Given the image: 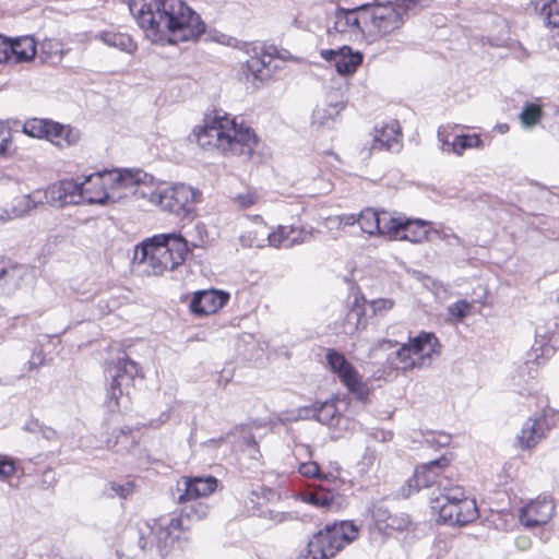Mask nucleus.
Returning <instances> with one entry per match:
<instances>
[{"instance_id": "f257e3e1", "label": "nucleus", "mask_w": 559, "mask_h": 559, "mask_svg": "<svg viewBox=\"0 0 559 559\" xmlns=\"http://www.w3.org/2000/svg\"><path fill=\"white\" fill-rule=\"evenodd\" d=\"M129 10L155 44L195 40L205 33V23L183 0H131Z\"/></svg>"}, {"instance_id": "f03ea898", "label": "nucleus", "mask_w": 559, "mask_h": 559, "mask_svg": "<svg viewBox=\"0 0 559 559\" xmlns=\"http://www.w3.org/2000/svg\"><path fill=\"white\" fill-rule=\"evenodd\" d=\"M192 135L202 148L217 150L224 155L250 158L259 139L255 132L228 115L206 117L203 124L193 129Z\"/></svg>"}, {"instance_id": "7ed1b4c3", "label": "nucleus", "mask_w": 559, "mask_h": 559, "mask_svg": "<svg viewBox=\"0 0 559 559\" xmlns=\"http://www.w3.org/2000/svg\"><path fill=\"white\" fill-rule=\"evenodd\" d=\"M187 254L188 241L185 237L160 234L135 246L132 263L142 266L147 275H162L181 265Z\"/></svg>"}, {"instance_id": "20e7f679", "label": "nucleus", "mask_w": 559, "mask_h": 559, "mask_svg": "<svg viewBox=\"0 0 559 559\" xmlns=\"http://www.w3.org/2000/svg\"><path fill=\"white\" fill-rule=\"evenodd\" d=\"M440 355V343L433 333L420 332L386 357L391 369L408 372L427 368Z\"/></svg>"}, {"instance_id": "39448f33", "label": "nucleus", "mask_w": 559, "mask_h": 559, "mask_svg": "<svg viewBox=\"0 0 559 559\" xmlns=\"http://www.w3.org/2000/svg\"><path fill=\"white\" fill-rule=\"evenodd\" d=\"M439 520L451 526H465L478 519L476 501L465 495L461 486H444L439 496L430 498Z\"/></svg>"}, {"instance_id": "423d86ee", "label": "nucleus", "mask_w": 559, "mask_h": 559, "mask_svg": "<svg viewBox=\"0 0 559 559\" xmlns=\"http://www.w3.org/2000/svg\"><path fill=\"white\" fill-rule=\"evenodd\" d=\"M201 200L202 192L191 186L185 183L174 186L154 183L150 202L176 216L189 217L194 212L195 204Z\"/></svg>"}, {"instance_id": "0eeeda50", "label": "nucleus", "mask_w": 559, "mask_h": 559, "mask_svg": "<svg viewBox=\"0 0 559 559\" xmlns=\"http://www.w3.org/2000/svg\"><path fill=\"white\" fill-rule=\"evenodd\" d=\"M357 536L358 528L352 522L326 524L309 539V551L312 559H331Z\"/></svg>"}, {"instance_id": "6e6552de", "label": "nucleus", "mask_w": 559, "mask_h": 559, "mask_svg": "<svg viewBox=\"0 0 559 559\" xmlns=\"http://www.w3.org/2000/svg\"><path fill=\"white\" fill-rule=\"evenodd\" d=\"M404 23V12L395 3H366V38L381 39L400 31Z\"/></svg>"}, {"instance_id": "1a4fd4ad", "label": "nucleus", "mask_w": 559, "mask_h": 559, "mask_svg": "<svg viewBox=\"0 0 559 559\" xmlns=\"http://www.w3.org/2000/svg\"><path fill=\"white\" fill-rule=\"evenodd\" d=\"M182 530L181 519H158L153 523H145L139 530V546L143 550H157L159 555L168 551L170 545L179 537L178 532Z\"/></svg>"}, {"instance_id": "9d476101", "label": "nucleus", "mask_w": 559, "mask_h": 559, "mask_svg": "<svg viewBox=\"0 0 559 559\" xmlns=\"http://www.w3.org/2000/svg\"><path fill=\"white\" fill-rule=\"evenodd\" d=\"M110 189L117 195L116 200L129 194L151 199L154 188V178L142 170H108Z\"/></svg>"}, {"instance_id": "9b49d317", "label": "nucleus", "mask_w": 559, "mask_h": 559, "mask_svg": "<svg viewBox=\"0 0 559 559\" xmlns=\"http://www.w3.org/2000/svg\"><path fill=\"white\" fill-rule=\"evenodd\" d=\"M325 358L331 370L337 374L340 381L347 390L360 402H366L369 395V389L354 365L350 364L342 353L335 349H328Z\"/></svg>"}, {"instance_id": "f8f14e48", "label": "nucleus", "mask_w": 559, "mask_h": 559, "mask_svg": "<svg viewBox=\"0 0 559 559\" xmlns=\"http://www.w3.org/2000/svg\"><path fill=\"white\" fill-rule=\"evenodd\" d=\"M449 464V460L442 456L438 460L431 461L420 467H417L413 477L408 478L404 486L399 491V497L408 498L413 493L418 492L421 488H429L433 485H438L440 492L444 486L443 479L440 478L437 473V468L444 467Z\"/></svg>"}, {"instance_id": "ddd939ff", "label": "nucleus", "mask_w": 559, "mask_h": 559, "mask_svg": "<svg viewBox=\"0 0 559 559\" xmlns=\"http://www.w3.org/2000/svg\"><path fill=\"white\" fill-rule=\"evenodd\" d=\"M108 170L86 176L79 183L80 203L106 204L116 201V194L110 189Z\"/></svg>"}, {"instance_id": "4468645a", "label": "nucleus", "mask_w": 559, "mask_h": 559, "mask_svg": "<svg viewBox=\"0 0 559 559\" xmlns=\"http://www.w3.org/2000/svg\"><path fill=\"white\" fill-rule=\"evenodd\" d=\"M108 371L112 378L110 386L107 389L106 405L110 412H115L120 405V399L123 395L122 380H133L140 372L139 365L124 356L119 358Z\"/></svg>"}, {"instance_id": "2eb2a0df", "label": "nucleus", "mask_w": 559, "mask_h": 559, "mask_svg": "<svg viewBox=\"0 0 559 559\" xmlns=\"http://www.w3.org/2000/svg\"><path fill=\"white\" fill-rule=\"evenodd\" d=\"M218 485V480L213 476H183L181 477L174 493L177 503L190 502L191 499H201L213 493Z\"/></svg>"}, {"instance_id": "dca6fc26", "label": "nucleus", "mask_w": 559, "mask_h": 559, "mask_svg": "<svg viewBox=\"0 0 559 559\" xmlns=\"http://www.w3.org/2000/svg\"><path fill=\"white\" fill-rule=\"evenodd\" d=\"M549 416H558L559 412L545 411L539 416L530 417L522 426L520 433L516 437L518 444L521 449L527 450L536 447L550 429Z\"/></svg>"}, {"instance_id": "f3484780", "label": "nucleus", "mask_w": 559, "mask_h": 559, "mask_svg": "<svg viewBox=\"0 0 559 559\" xmlns=\"http://www.w3.org/2000/svg\"><path fill=\"white\" fill-rule=\"evenodd\" d=\"M392 231L389 234L391 240H406L411 242H421L428 236V223L421 219H411L403 214L393 213Z\"/></svg>"}, {"instance_id": "a211bd4d", "label": "nucleus", "mask_w": 559, "mask_h": 559, "mask_svg": "<svg viewBox=\"0 0 559 559\" xmlns=\"http://www.w3.org/2000/svg\"><path fill=\"white\" fill-rule=\"evenodd\" d=\"M559 346V336L552 323L539 324L535 329V340L528 352V359L539 365L549 358Z\"/></svg>"}, {"instance_id": "6ab92c4d", "label": "nucleus", "mask_w": 559, "mask_h": 559, "mask_svg": "<svg viewBox=\"0 0 559 559\" xmlns=\"http://www.w3.org/2000/svg\"><path fill=\"white\" fill-rule=\"evenodd\" d=\"M333 29L366 37V4L353 9H337L333 17Z\"/></svg>"}, {"instance_id": "aec40b11", "label": "nucleus", "mask_w": 559, "mask_h": 559, "mask_svg": "<svg viewBox=\"0 0 559 559\" xmlns=\"http://www.w3.org/2000/svg\"><path fill=\"white\" fill-rule=\"evenodd\" d=\"M555 514V503L546 497L526 503L520 511V522L527 528L546 525Z\"/></svg>"}, {"instance_id": "412c9836", "label": "nucleus", "mask_w": 559, "mask_h": 559, "mask_svg": "<svg viewBox=\"0 0 559 559\" xmlns=\"http://www.w3.org/2000/svg\"><path fill=\"white\" fill-rule=\"evenodd\" d=\"M369 154L378 152H400L402 148V134L397 121L376 127L371 133Z\"/></svg>"}, {"instance_id": "4be33fe9", "label": "nucleus", "mask_w": 559, "mask_h": 559, "mask_svg": "<svg viewBox=\"0 0 559 559\" xmlns=\"http://www.w3.org/2000/svg\"><path fill=\"white\" fill-rule=\"evenodd\" d=\"M393 213L388 211L377 212L373 209L367 207L358 214V222L360 229L369 236H383L389 238L392 231L391 224L393 223Z\"/></svg>"}, {"instance_id": "5701e85b", "label": "nucleus", "mask_w": 559, "mask_h": 559, "mask_svg": "<svg viewBox=\"0 0 559 559\" xmlns=\"http://www.w3.org/2000/svg\"><path fill=\"white\" fill-rule=\"evenodd\" d=\"M45 202L55 207L80 204L79 183L73 180H61L50 185L44 191Z\"/></svg>"}, {"instance_id": "b1692460", "label": "nucleus", "mask_w": 559, "mask_h": 559, "mask_svg": "<svg viewBox=\"0 0 559 559\" xmlns=\"http://www.w3.org/2000/svg\"><path fill=\"white\" fill-rule=\"evenodd\" d=\"M321 57L334 63L336 71L342 75L353 74L362 62L360 52H353L348 46H343L338 50L323 49Z\"/></svg>"}, {"instance_id": "393cba45", "label": "nucleus", "mask_w": 559, "mask_h": 559, "mask_svg": "<svg viewBox=\"0 0 559 559\" xmlns=\"http://www.w3.org/2000/svg\"><path fill=\"white\" fill-rule=\"evenodd\" d=\"M337 403L338 401L332 400L321 404H316L310 409H307V416H311L329 427L346 430L349 428L350 423L346 416L341 414Z\"/></svg>"}, {"instance_id": "a878e982", "label": "nucleus", "mask_w": 559, "mask_h": 559, "mask_svg": "<svg viewBox=\"0 0 559 559\" xmlns=\"http://www.w3.org/2000/svg\"><path fill=\"white\" fill-rule=\"evenodd\" d=\"M228 299L227 293L214 289L198 292L190 304V309L195 314H212L223 308Z\"/></svg>"}, {"instance_id": "bb28decb", "label": "nucleus", "mask_w": 559, "mask_h": 559, "mask_svg": "<svg viewBox=\"0 0 559 559\" xmlns=\"http://www.w3.org/2000/svg\"><path fill=\"white\" fill-rule=\"evenodd\" d=\"M9 62L20 63L33 60L37 48L35 39L31 36H23L15 39H8Z\"/></svg>"}, {"instance_id": "cd10ccee", "label": "nucleus", "mask_w": 559, "mask_h": 559, "mask_svg": "<svg viewBox=\"0 0 559 559\" xmlns=\"http://www.w3.org/2000/svg\"><path fill=\"white\" fill-rule=\"evenodd\" d=\"M255 226L240 235V243L246 248H264L269 246V227L260 215L252 217Z\"/></svg>"}, {"instance_id": "c85d7f7f", "label": "nucleus", "mask_w": 559, "mask_h": 559, "mask_svg": "<svg viewBox=\"0 0 559 559\" xmlns=\"http://www.w3.org/2000/svg\"><path fill=\"white\" fill-rule=\"evenodd\" d=\"M47 140L58 147L71 146L80 140V132L70 126L52 121Z\"/></svg>"}, {"instance_id": "c756f323", "label": "nucleus", "mask_w": 559, "mask_h": 559, "mask_svg": "<svg viewBox=\"0 0 559 559\" xmlns=\"http://www.w3.org/2000/svg\"><path fill=\"white\" fill-rule=\"evenodd\" d=\"M273 61V56L269 52L254 55L247 61V70L254 79L263 81L272 75L275 69L272 67Z\"/></svg>"}, {"instance_id": "7c9ffc66", "label": "nucleus", "mask_w": 559, "mask_h": 559, "mask_svg": "<svg viewBox=\"0 0 559 559\" xmlns=\"http://www.w3.org/2000/svg\"><path fill=\"white\" fill-rule=\"evenodd\" d=\"M337 498L332 490L323 487L302 493L304 501L326 510H331L338 504Z\"/></svg>"}, {"instance_id": "2f4dec72", "label": "nucleus", "mask_w": 559, "mask_h": 559, "mask_svg": "<svg viewBox=\"0 0 559 559\" xmlns=\"http://www.w3.org/2000/svg\"><path fill=\"white\" fill-rule=\"evenodd\" d=\"M97 38H99L104 44L110 47H116L119 50L129 53H132L136 49L135 43L127 34L115 32H102L97 35Z\"/></svg>"}, {"instance_id": "473e14b6", "label": "nucleus", "mask_w": 559, "mask_h": 559, "mask_svg": "<svg viewBox=\"0 0 559 559\" xmlns=\"http://www.w3.org/2000/svg\"><path fill=\"white\" fill-rule=\"evenodd\" d=\"M66 50L58 39H45L40 45L39 58L43 62L58 64L61 62Z\"/></svg>"}, {"instance_id": "72a5a7b5", "label": "nucleus", "mask_w": 559, "mask_h": 559, "mask_svg": "<svg viewBox=\"0 0 559 559\" xmlns=\"http://www.w3.org/2000/svg\"><path fill=\"white\" fill-rule=\"evenodd\" d=\"M343 109L342 104H325L318 106L312 112V123L318 126H330Z\"/></svg>"}, {"instance_id": "f704fd0d", "label": "nucleus", "mask_w": 559, "mask_h": 559, "mask_svg": "<svg viewBox=\"0 0 559 559\" xmlns=\"http://www.w3.org/2000/svg\"><path fill=\"white\" fill-rule=\"evenodd\" d=\"M485 146L484 141L478 134H460L455 135L451 142V150L457 156L463 155L465 150L468 148H483Z\"/></svg>"}, {"instance_id": "c9c22d12", "label": "nucleus", "mask_w": 559, "mask_h": 559, "mask_svg": "<svg viewBox=\"0 0 559 559\" xmlns=\"http://www.w3.org/2000/svg\"><path fill=\"white\" fill-rule=\"evenodd\" d=\"M181 504L183 506L179 518L181 519V522L183 521V519H188L191 521L203 520L207 516L210 511L209 506L199 499H191L190 502Z\"/></svg>"}, {"instance_id": "e433bc0d", "label": "nucleus", "mask_w": 559, "mask_h": 559, "mask_svg": "<svg viewBox=\"0 0 559 559\" xmlns=\"http://www.w3.org/2000/svg\"><path fill=\"white\" fill-rule=\"evenodd\" d=\"M536 8L547 25L559 27V0H535Z\"/></svg>"}, {"instance_id": "4c0bfd02", "label": "nucleus", "mask_w": 559, "mask_h": 559, "mask_svg": "<svg viewBox=\"0 0 559 559\" xmlns=\"http://www.w3.org/2000/svg\"><path fill=\"white\" fill-rule=\"evenodd\" d=\"M1 278L0 284L9 287H17L24 275L26 274V269L22 265H16L8 261L5 266H1Z\"/></svg>"}, {"instance_id": "58836bf2", "label": "nucleus", "mask_w": 559, "mask_h": 559, "mask_svg": "<svg viewBox=\"0 0 559 559\" xmlns=\"http://www.w3.org/2000/svg\"><path fill=\"white\" fill-rule=\"evenodd\" d=\"M290 225H278L275 229L269 230V247L275 249L292 248L289 234Z\"/></svg>"}, {"instance_id": "ea45409f", "label": "nucleus", "mask_w": 559, "mask_h": 559, "mask_svg": "<svg viewBox=\"0 0 559 559\" xmlns=\"http://www.w3.org/2000/svg\"><path fill=\"white\" fill-rule=\"evenodd\" d=\"M52 121L45 119H32L25 122L23 130L33 138H48Z\"/></svg>"}, {"instance_id": "a19ab883", "label": "nucleus", "mask_w": 559, "mask_h": 559, "mask_svg": "<svg viewBox=\"0 0 559 559\" xmlns=\"http://www.w3.org/2000/svg\"><path fill=\"white\" fill-rule=\"evenodd\" d=\"M365 317L364 309L356 305L354 306L348 313L346 314V318L344 320L343 330L346 334H353L357 332L362 323Z\"/></svg>"}, {"instance_id": "79ce46f5", "label": "nucleus", "mask_w": 559, "mask_h": 559, "mask_svg": "<svg viewBox=\"0 0 559 559\" xmlns=\"http://www.w3.org/2000/svg\"><path fill=\"white\" fill-rule=\"evenodd\" d=\"M298 471L304 477L316 478L329 483L335 480V476L332 473H323L319 464L313 461L301 463Z\"/></svg>"}, {"instance_id": "37998d69", "label": "nucleus", "mask_w": 559, "mask_h": 559, "mask_svg": "<svg viewBox=\"0 0 559 559\" xmlns=\"http://www.w3.org/2000/svg\"><path fill=\"white\" fill-rule=\"evenodd\" d=\"M472 310V304L466 300H459L448 307L449 321L452 324L462 323L469 314Z\"/></svg>"}, {"instance_id": "c03bdc74", "label": "nucleus", "mask_w": 559, "mask_h": 559, "mask_svg": "<svg viewBox=\"0 0 559 559\" xmlns=\"http://www.w3.org/2000/svg\"><path fill=\"white\" fill-rule=\"evenodd\" d=\"M35 195L16 197L10 206L12 210V215H9V218H17L23 216L35 206Z\"/></svg>"}, {"instance_id": "a18cd8bd", "label": "nucleus", "mask_w": 559, "mask_h": 559, "mask_svg": "<svg viewBox=\"0 0 559 559\" xmlns=\"http://www.w3.org/2000/svg\"><path fill=\"white\" fill-rule=\"evenodd\" d=\"M542 117V108L536 104H527L520 114V121L523 127L531 128L535 126Z\"/></svg>"}, {"instance_id": "49530a36", "label": "nucleus", "mask_w": 559, "mask_h": 559, "mask_svg": "<svg viewBox=\"0 0 559 559\" xmlns=\"http://www.w3.org/2000/svg\"><path fill=\"white\" fill-rule=\"evenodd\" d=\"M358 222V214H342L336 216H329L324 221L328 231H332V225L336 226L337 230L346 226H353Z\"/></svg>"}, {"instance_id": "de8ad7c7", "label": "nucleus", "mask_w": 559, "mask_h": 559, "mask_svg": "<svg viewBox=\"0 0 559 559\" xmlns=\"http://www.w3.org/2000/svg\"><path fill=\"white\" fill-rule=\"evenodd\" d=\"M190 239L185 238L188 241V249L191 248H203L207 242V233L205 226L198 223L193 226V229L188 233Z\"/></svg>"}, {"instance_id": "09e8293b", "label": "nucleus", "mask_w": 559, "mask_h": 559, "mask_svg": "<svg viewBox=\"0 0 559 559\" xmlns=\"http://www.w3.org/2000/svg\"><path fill=\"white\" fill-rule=\"evenodd\" d=\"M231 200L238 209L246 210L259 202V195L252 190H247L234 195Z\"/></svg>"}, {"instance_id": "8fccbe9b", "label": "nucleus", "mask_w": 559, "mask_h": 559, "mask_svg": "<svg viewBox=\"0 0 559 559\" xmlns=\"http://www.w3.org/2000/svg\"><path fill=\"white\" fill-rule=\"evenodd\" d=\"M133 484L131 481H126L123 484L119 483H110L106 488V495L108 497H120L126 499L133 492Z\"/></svg>"}, {"instance_id": "3c124183", "label": "nucleus", "mask_w": 559, "mask_h": 559, "mask_svg": "<svg viewBox=\"0 0 559 559\" xmlns=\"http://www.w3.org/2000/svg\"><path fill=\"white\" fill-rule=\"evenodd\" d=\"M292 233L289 234L292 247L305 243L312 237V231L302 226L290 225Z\"/></svg>"}, {"instance_id": "603ef678", "label": "nucleus", "mask_w": 559, "mask_h": 559, "mask_svg": "<svg viewBox=\"0 0 559 559\" xmlns=\"http://www.w3.org/2000/svg\"><path fill=\"white\" fill-rule=\"evenodd\" d=\"M370 511L373 520L377 522L380 528H385L391 516L390 511L380 503L372 504Z\"/></svg>"}, {"instance_id": "864d4df0", "label": "nucleus", "mask_w": 559, "mask_h": 559, "mask_svg": "<svg viewBox=\"0 0 559 559\" xmlns=\"http://www.w3.org/2000/svg\"><path fill=\"white\" fill-rule=\"evenodd\" d=\"M409 525H411L409 516L405 513H399V514H391L385 528H391V530H395V531H404V530H407Z\"/></svg>"}, {"instance_id": "5fc2aeb1", "label": "nucleus", "mask_w": 559, "mask_h": 559, "mask_svg": "<svg viewBox=\"0 0 559 559\" xmlns=\"http://www.w3.org/2000/svg\"><path fill=\"white\" fill-rule=\"evenodd\" d=\"M393 306L394 301L389 298L373 299L370 301V307L376 316H384L393 308Z\"/></svg>"}, {"instance_id": "6e6d98bb", "label": "nucleus", "mask_w": 559, "mask_h": 559, "mask_svg": "<svg viewBox=\"0 0 559 559\" xmlns=\"http://www.w3.org/2000/svg\"><path fill=\"white\" fill-rule=\"evenodd\" d=\"M15 463L8 456L0 455V480L9 479L15 473Z\"/></svg>"}, {"instance_id": "4d7b16f0", "label": "nucleus", "mask_w": 559, "mask_h": 559, "mask_svg": "<svg viewBox=\"0 0 559 559\" xmlns=\"http://www.w3.org/2000/svg\"><path fill=\"white\" fill-rule=\"evenodd\" d=\"M429 0H399V3H395L401 8L404 12V16L408 11H417L428 4Z\"/></svg>"}, {"instance_id": "13d9d810", "label": "nucleus", "mask_w": 559, "mask_h": 559, "mask_svg": "<svg viewBox=\"0 0 559 559\" xmlns=\"http://www.w3.org/2000/svg\"><path fill=\"white\" fill-rule=\"evenodd\" d=\"M396 342L392 340L382 338L377 341L370 348L368 353L369 358H373L377 356L378 350H389L396 346Z\"/></svg>"}, {"instance_id": "bf43d9fd", "label": "nucleus", "mask_w": 559, "mask_h": 559, "mask_svg": "<svg viewBox=\"0 0 559 559\" xmlns=\"http://www.w3.org/2000/svg\"><path fill=\"white\" fill-rule=\"evenodd\" d=\"M11 140L10 130L4 126V123L0 122V156L3 155L8 148V145Z\"/></svg>"}, {"instance_id": "052dcab7", "label": "nucleus", "mask_w": 559, "mask_h": 559, "mask_svg": "<svg viewBox=\"0 0 559 559\" xmlns=\"http://www.w3.org/2000/svg\"><path fill=\"white\" fill-rule=\"evenodd\" d=\"M45 362V355L41 350L34 352L27 361V366L29 370H33Z\"/></svg>"}, {"instance_id": "680f3d73", "label": "nucleus", "mask_w": 559, "mask_h": 559, "mask_svg": "<svg viewBox=\"0 0 559 559\" xmlns=\"http://www.w3.org/2000/svg\"><path fill=\"white\" fill-rule=\"evenodd\" d=\"M131 431L132 430L130 427L121 428L119 436H117V440H116L115 444L123 443L124 449H127L129 443H133V440L129 441V435L131 433Z\"/></svg>"}, {"instance_id": "e2e57ef3", "label": "nucleus", "mask_w": 559, "mask_h": 559, "mask_svg": "<svg viewBox=\"0 0 559 559\" xmlns=\"http://www.w3.org/2000/svg\"><path fill=\"white\" fill-rule=\"evenodd\" d=\"M438 140L441 142L442 152H447V153L451 152L452 153V150H451L452 141H449L445 131L442 130L441 128L438 130Z\"/></svg>"}, {"instance_id": "0e129e2a", "label": "nucleus", "mask_w": 559, "mask_h": 559, "mask_svg": "<svg viewBox=\"0 0 559 559\" xmlns=\"http://www.w3.org/2000/svg\"><path fill=\"white\" fill-rule=\"evenodd\" d=\"M8 39L0 36V63L9 62V48Z\"/></svg>"}, {"instance_id": "69168bd1", "label": "nucleus", "mask_w": 559, "mask_h": 559, "mask_svg": "<svg viewBox=\"0 0 559 559\" xmlns=\"http://www.w3.org/2000/svg\"><path fill=\"white\" fill-rule=\"evenodd\" d=\"M98 307H99L102 313H108L117 307V301L108 300V299H100L98 302Z\"/></svg>"}, {"instance_id": "338daca9", "label": "nucleus", "mask_w": 559, "mask_h": 559, "mask_svg": "<svg viewBox=\"0 0 559 559\" xmlns=\"http://www.w3.org/2000/svg\"><path fill=\"white\" fill-rule=\"evenodd\" d=\"M46 440H56L57 431L50 427L41 425L38 432Z\"/></svg>"}, {"instance_id": "774afa93", "label": "nucleus", "mask_w": 559, "mask_h": 559, "mask_svg": "<svg viewBox=\"0 0 559 559\" xmlns=\"http://www.w3.org/2000/svg\"><path fill=\"white\" fill-rule=\"evenodd\" d=\"M242 443L245 445V450H252V451H254V453L259 452V448H258L257 441L253 438V436H251V435L245 436L242 439Z\"/></svg>"}]
</instances>
